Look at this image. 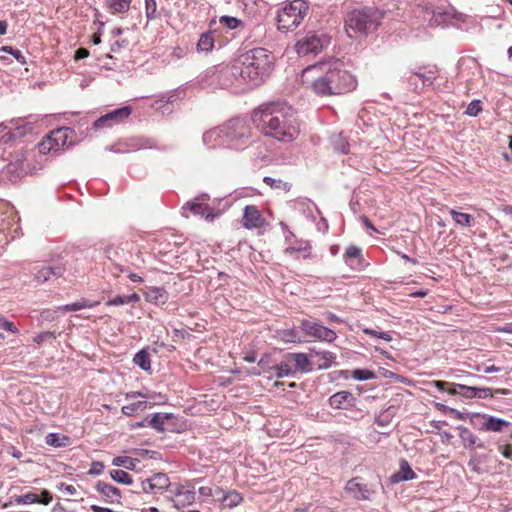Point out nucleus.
Instances as JSON below:
<instances>
[{
	"label": "nucleus",
	"mask_w": 512,
	"mask_h": 512,
	"mask_svg": "<svg viewBox=\"0 0 512 512\" xmlns=\"http://www.w3.org/2000/svg\"><path fill=\"white\" fill-rule=\"evenodd\" d=\"M432 385L435 386L440 391H444V390L448 391V389L453 388V386H454L453 383H449V382H445V381H433Z\"/></svg>",
	"instance_id": "nucleus-52"
},
{
	"label": "nucleus",
	"mask_w": 512,
	"mask_h": 512,
	"mask_svg": "<svg viewBox=\"0 0 512 512\" xmlns=\"http://www.w3.org/2000/svg\"><path fill=\"white\" fill-rule=\"evenodd\" d=\"M285 358L294 364L295 374L298 372L309 373L313 370L314 362H312L310 352L308 354L302 352L288 353Z\"/></svg>",
	"instance_id": "nucleus-16"
},
{
	"label": "nucleus",
	"mask_w": 512,
	"mask_h": 512,
	"mask_svg": "<svg viewBox=\"0 0 512 512\" xmlns=\"http://www.w3.org/2000/svg\"><path fill=\"white\" fill-rule=\"evenodd\" d=\"M502 369L500 367H497L495 365H489V366H485L483 368V372L484 373H492V372H498V371H501Z\"/></svg>",
	"instance_id": "nucleus-61"
},
{
	"label": "nucleus",
	"mask_w": 512,
	"mask_h": 512,
	"mask_svg": "<svg viewBox=\"0 0 512 512\" xmlns=\"http://www.w3.org/2000/svg\"><path fill=\"white\" fill-rule=\"evenodd\" d=\"M498 449L505 458L512 460V444L499 445Z\"/></svg>",
	"instance_id": "nucleus-51"
},
{
	"label": "nucleus",
	"mask_w": 512,
	"mask_h": 512,
	"mask_svg": "<svg viewBox=\"0 0 512 512\" xmlns=\"http://www.w3.org/2000/svg\"><path fill=\"white\" fill-rule=\"evenodd\" d=\"M272 55L264 48H255L241 55V78L251 85L260 84L272 70Z\"/></svg>",
	"instance_id": "nucleus-4"
},
{
	"label": "nucleus",
	"mask_w": 512,
	"mask_h": 512,
	"mask_svg": "<svg viewBox=\"0 0 512 512\" xmlns=\"http://www.w3.org/2000/svg\"><path fill=\"white\" fill-rule=\"evenodd\" d=\"M89 56V51L86 48H79L75 51L74 59L75 61H79L81 59L87 58Z\"/></svg>",
	"instance_id": "nucleus-56"
},
{
	"label": "nucleus",
	"mask_w": 512,
	"mask_h": 512,
	"mask_svg": "<svg viewBox=\"0 0 512 512\" xmlns=\"http://www.w3.org/2000/svg\"><path fill=\"white\" fill-rule=\"evenodd\" d=\"M351 398L352 394L348 391L337 392L329 398V404L332 408L342 409Z\"/></svg>",
	"instance_id": "nucleus-28"
},
{
	"label": "nucleus",
	"mask_w": 512,
	"mask_h": 512,
	"mask_svg": "<svg viewBox=\"0 0 512 512\" xmlns=\"http://www.w3.org/2000/svg\"><path fill=\"white\" fill-rule=\"evenodd\" d=\"M132 0H106V5L112 14H124L130 9Z\"/></svg>",
	"instance_id": "nucleus-26"
},
{
	"label": "nucleus",
	"mask_w": 512,
	"mask_h": 512,
	"mask_svg": "<svg viewBox=\"0 0 512 512\" xmlns=\"http://www.w3.org/2000/svg\"><path fill=\"white\" fill-rule=\"evenodd\" d=\"M302 82L320 97L339 96L352 92L357 80L343 61L333 59L308 66L303 70Z\"/></svg>",
	"instance_id": "nucleus-1"
},
{
	"label": "nucleus",
	"mask_w": 512,
	"mask_h": 512,
	"mask_svg": "<svg viewBox=\"0 0 512 512\" xmlns=\"http://www.w3.org/2000/svg\"><path fill=\"white\" fill-rule=\"evenodd\" d=\"M312 362L318 369H327L331 367L336 359V355L330 351H317L309 349Z\"/></svg>",
	"instance_id": "nucleus-17"
},
{
	"label": "nucleus",
	"mask_w": 512,
	"mask_h": 512,
	"mask_svg": "<svg viewBox=\"0 0 512 512\" xmlns=\"http://www.w3.org/2000/svg\"><path fill=\"white\" fill-rule=\"evenodd\" d=\"M182 209L184 211L189 209L193 214L200 215L208 220L214 219L211 208L206 203H187Z\"/></svg>",
	"instance_id": "nucleus-24"
},
{
	"label": "nucleus",
	"mask_w": 512,
	"mask_h": 512,
	"mask_svg": "<svg viewBox=\"0 0 512 512\" xmlns=\"http://www.w3.org/2000/svg\"><path fill=\"white\" fill-rule=\"evenodd\" d=\"M219 501H221L225 507L233 508L238 506L242 501L243 497L236 490L229 491L219 496Z\"/></svg>",
	"instance_id": "nucleus-27"
},
{
	"label": "nucleus",
	"mask_w": 512,
	"mask_h": 512,
	"mask_svg": "<svg viewBox=\"0 0 512 512\" xmlns=\"http://www.w3.org/2000/svg\"><path fill=\"white\" fill-rule=\"evenodd\" d=\"M214 47V38L210 33H203L197 43L198 51L209 52Z\"/></svg>",
	"instance_id": "nucleus-35"
},
{
	"label": "nucleus",
	"mask_w": 512,
	"mask_h": 512,
	"mask_svg": "<svg viewBox=\"0 0 512 512\" xmlns=\"http://www.w3.org/2000/svg\"><path fill=\"white\" fill-rule=\"evenodd\" d=\"M296 338V332L294 330H286L283 332V339L286 341H294Z\"/></svg>",
	"instance_id": "nucleus-58"
},
{
	"label": "nucleus",
	"mask_w": 512,
	"mask_h": 512,
	"mask_svg": "<svg viewBox=\"0 0 512 512\" xmlns=\"http://www.w3.org/2000/svg\"><path fill=\"white\" fill-rule=\"evenodd\" d=\"M170 486L169 477L165 473H155L141 481L143 492L148 494H162Z\"/></svg>",
	"instance_id": "nucleus-9"
},
{
	"label": "nucleus",
	"mask_w": 512,
	"mask_h": 512,
	"mask_svg": "<svg viewBox=\"0 0 512 512\" xmlns=\"http://www.w3.org/2000/svg\"><path fill=\"white\" fill-rule=\"evenodd\" d=\"M450 395H461L465 398H486L493 397L491 388H476L463 384H454L453 388L448 389Z\"/></svg>",
	"instance_id": "nucleus-12"
},
{
	"label": "nucleus",
	"mask_w": 512,
	"mask_h": 512,
	"mask_svg": "<svg viewBox=\"0 0 512 512\" xmlns=\"http://www.w3.org/2000/svg\"><path fill=\"white\" fill-rule=\"evenodd\" d=\"M128 278H129L131 281H133V282H142V281H143L142 277H141V276H139V275H137V274H135V273H131V274H129V275H128Z\"/></svg>",
	"instance_id": "nucleus-62"
},
{
	"label": "nucleus",
	"mask_w": 512,
	"mask_h": 512,
	"mask_svg": "<svg viewBox=\"0 0 512 512\" xmlns=\"http://www.w3.org/2000/svg\"><path fill=\"white\" fill-rule=\"evenodd\" d=\"M125 398L127 400L136 398L146 399L122 406V413L129 417L144 412L147 409V407H152L154 404H163L166 403L167 401L165 396L157 394L155 392L143 393L140 391H131L125 394Z\"/></svg>",
	"instance_id": "nucleus-7"
},
{
	"label": "nucleus",
	"mask_w": 512,
	"mask_h": 512,
	"mask_svg": "<svg viewBox=\"0 0 512 512\" xmlns=\"http://www.w3.org/2000/svg\"><path fill=\"white\" fill-rule=\"evenodd\" d=\"M449 214L451 215L455 224L462 227H472L475 224V219L468 213L459 212L455 209H450Z\"/></svg>",
	"instance_id": "nucleus-25"
},
{
	"label": "nucleus",
	"mask_w": 512,
	"mask_h": 512,
	"mask_svg": "<svg viewBox=\"0 0 512 512\" xmlns=\"http://www.w3.org/2000/svg\"><path fill=\"white\" fill-rule=\"evenodd\" d=\"M195 499V494L189 490H179L174 499V505L176 507H184L191 504Z\"/></svg>",
	"instance_id": "nucleus-31"
},
{
	"label": "nucleus",
	"mask_w": 512,
	"mask_h": 512,
	"mask_svg": "<svg viewBox=\"0 0 512 512\" xmlns=\"http://www.w3.org/2000/svg\"><path fill=\"white\" fill-rule=\"evenodd\" d=\"M301 329L308 335L322 341L333 342L336 339V333L318 323L303 320L301 322Z\"/></svg>",
	"instance_id": "nucleus-10"
},
{
	"label": "nucleus",
	"mask_w": 512,
	"mask_h": 512,
	"mask_svg": "<svg viewBox=\"0 0 512 512\" xmlns=\"http://www.w3.org/2000/svg\"><path fill=\"white\" fill-rule=\"evenodd\" d=\"M96 490L104 497L110 499L112 502L120 498L119 490L110 484L98 482L96 485Z\"/></svg>",
	"instance_id": "nucleus-30"
},
{
	"label": "nucleus",
	"mask_w": 512,
	"mask_h": 512,
	"mask_svg": "<svg viewBox=\"0 0 512 512\" xmlns=\"http://www.w3.org/2000/svg\"><path fill=\"white\" fill-rule=\"evenodd\" d=\"M309 12V4L305 0H292L279 10L277 26L281 31L296 29Z\"/></svg>",
	"instance_id": "nucleus-5"
},
{
	"label": "nucleus",
	"mask_w": 512,
	"mask_h": 512,
	"mask_svg": "<svg viewBox=\"0 0 512 512\" xmlns=\"http://www.w3.org/2000/svg\"><path fill=\"white\" fill-rule=\"evenodd\" d=\"M50 268V276L52 277H64L66 273V266L62 264H57L54 266H48Z\"/></svg>",
	"instance_id": "nucleus-47"
},
{
	"label": "nucleus",
	"mask_w": 512,
	"mask_h": 512,
	"mask_svg": "<svg viewBox=\"0 0 512 512\" xmlns=\"http://www.w3.org/2000/svg\"><path fill=\"white\" fill-rule=\"evenodd\" d=\"M272 369L275 370L277 378H282L285 376H290V375L295 374V370H293V367L291 366V362L288 361L286 358L284 361L275 365Z\"/></svg>",
	"instance_id": "nucleus-34"
},
{
	"label": "nucleus",
	"mask_w": 512,
	"mask_h": 512,
	"mask_svg": "<svg viewBox=\"0 0 512 512\" xmlns=\"http://www.w3.org/2000/svg\"><path fill=\"white\" fill-rule=\"evenodd\" d=\"M375 377V373L368 369H355L352 372V378L359 381L370 380Z\"/></svg>",
	"instance_id": "nucleus-39"
},
{
	"label": "nucleus",
	"mask_w": 512,
	"mask_h": 512,
	"mask_svg": "<svg viewBox=\"0 0 512 512\" xmlns=\"http://www.w3.org/2000/svg\"><path fill=\"white\" fill-rule=\"evenodd\" d=\"M35 280L38 282V283H45L46 281L50 280L51 279V276H50V268L47 267H42L40 268L36 273H35V276H34Z\"/></svg>",
	"instance_id": "nucleus-42"
},
{
	"label": "nucleus",
	"mask_w": 512,
	"mask_h": 512,
	"mask_svg": "<svg viewBox=\"0 0 512 512\" xmlns=\"http://www.w3.org/2000/svg\"><path fill=\"white\" fill-rule=\"evenodd\" d=\"M113 465L132 469L134 466V460L130 457H116L113 459Z\"/></svg>",
	"instance_id": "nucleus-44"
},
{
	"label": "nucleus",
	"mask_w": 512,
	"mask_h": 512,
	"mask_svg": "<svg viewBox=\"0 0 512 512\" xmlns=\"http://www.w3.org/2000/svg\"><path fill=\"white\" fill-rule=\"evenodd\" d=\"M71 132L72 131L69 128H58L51 131L38 144L39 153L46 155L64 148L67 145Z\"/></svg>",
	"instance_id": "nucleus-8"
},
{
	"label": "nucleus",
	"mask_w": 512,
	"mask_h": 512,
	"mask_svg": "<svg viewBox=\"0 0 512 512\" xmlns=\"http://www.w3.org/2000/svg\"><path fill=\"white\" fill-rule=\"evenodd\" d=\"M0 329L10 331L13 334H17L19 332L18 328L14 325V323L8 321L5 318H0Z\"/></svg>",
	"instance_id": "nucleus-50"
},
{
	"label": "nucleus",
	"mask_w": 512,
	"mask_h": 512,
	"mask_svg": "<svg viewBox=\"0 0 512 512\" xmlns=\"http://www.w3.org/2000/svg\"><path fill=\"white\" fill-rule=\"evenodd\" d=\"M199 494L204 497H217L218 499L219 496L223 494V490L220 487L212 489L209 486H202L199 488Z\"/></svg>",
	"instance_id": "nucleus-40"
},
{
	"label": "nucleus",
	"mask_w": 512,
	"mask_h": 512,
	"mask_svg": "<svg viewBox=\"0 0 512 512\" xmlns=\"http://www.w3.org/2000/svg\"><path fill=\"white\" fill-rule=\"evenodd\" d=\"M50 338H56V333L54 331H44L39 333L37 336L34 337V342L37 344H41L42 342L46 341Z\"/></svg>",
	"instance_id": "nucleus-49"
},
{
	"label": "nucleus",
	"mask_w": 512,
	"mask_h": 512,
	"mask_svg": "<svg viewBox=\"0 0 512 512\" xmlns=\"http://www.w3.org/2000/svg\"><path fill=\"white\" fill-rule=\"evenodd\" d=\"M164 424L163 418L159 414L153 415L150 421V425L156 429H162V425Z\"/></svg>",
	"instance_id": "nucleus-53"
},
{
	"label": "nucleus",
	"mask_w": 512,
	"mask_h": 512,
	"mask_svg": "<svg viewBox=\"0 0 512 512\" xmlns=\"http://www.w3.org/2000/svg\"><path fill=\"white\" fill-rule=\"evenodd\" d=\"M242 226L246 229H260L266 225V220L260 210L254 205H247L243 211Z\"/></svg>",
	"instance_id": "nucleus-13"
},
{
	"label": "nucleus",
	"mask_w": 512,
	"mask_h": 512,
	"mask_svg": "<svg viewBox=\"0 0 512 512\" xmlns=\"http://www.w3.org/2000/svg\"><path fill=\"white\" fill-rule=\"evenodd\" d=\"M253 121L265 136L281 142H292L301 132V122L296 111L283 103L262 105L254 111Z\"/></svg>",
	"instance_id": "nucleus-2"
},
{
	"label": "nucleus",
	"mask_w": 512,
	"mask_h": 512,
	"mask_svg": "<svg viewBox=\"0 0 512 512\" xmlns=\"http://www.w3.org/2000/svg\"><path fill=\"white\" fill-rule=\"evenodd\" d=\"M428 292L426 290H419L416 292H409L407 295L414 297V298H424L426 297Z\"/></svg>",
	"instance_id": "nucleus-59"
},
{
	"label": "nucleus",
	"mask_w": 512,
	"mask_h": 512,
	"mask_svg": "<svg viewBox=\"0 0 512 512\" xmlns=\"http://www.w3.org/2000/svg\"><path fill=\"white\" fill-rule=\"evenodd\" d=\"M11 124H15L14 128H10L9 133L12 137H22L28 133H31L34 129V123L26 119H19L17 121H11Z\"/></svg>",
	"instance_id": "nucleus-21"
},
{
	"label": "nucleus",
	"mask_w": 512,
	"mask_h": 512,
	"mask_svg": "<svg viewBox=\"0 0 512 512\" xmlns=\"http://www.w3.org/2000/svg\"><path fill=\"white\" fill-rule=\"evenodd\" d=\"M344 489L357 500H369L374 493L367 484L360 481L359 477H354L347 481Z\"/></svg>",
	"instance_id": "nucleus-15"
},
{
	"label": "nucleus",
	"mask_w": 512,
	"mask_h": 512,
	"mask_svg": "<svg viewBox=\"0 0 512 512\" xmlns=\"http://www.w3.org/2000/svg\"><path fill=\"white\" fill-rule=\"evenodd\" d=\"M414 75L422 80L424 86H430L438 76V68L436 65L426 66L415 72Z\"/></svg>",
	"instance_id": "nucleus-23"
},
{
	"label": "nucleus",
	"mask_w": 512,
	"mask_h": 512,
	"mask_svg": "<svg viewBox=\"0 0 512 512\" xmlns=\"http://www.w3.org/2000/svg\"><path fill=\"white\" fill-rule=\"evenodd\" d=\"M220 23L229 29H235L239 25L240 21L234 17L222 16L220 18Z\"/></svg>",
	"instance_id": "nucleus-48"
},
{
	"label": "nucleus",
	"mask_w": 512,
	"mask_h": 512,
	"mask_svg": "<svg viewBox=\"0 0 512 512\" xmlns=\"http://www.w3.org/2000/svg\"><path fill=\"white\" fill-rule=\"evenodd\" d=\"M99 304L98 301H89L87 299H81L75 303H72V304H67V305H63V306H60L58 307V311H61V312H71V311H78V310H81V309H84V308H92V307H95Z\"/></svg>",
	"instance_id": "nucleus-29"
},
{
	"label": "nucleus",
	"mask_w": 512,
	"mask_h": 512,
	"mask_svg": "<svg viewBox=\"0 0 512 512\" xmlns=\"http://www.w3.org/2000/svg\"><path fill=\"white\" fill-rule=\"evenodd\" d=\"M134 362L136 365H138L143 370L147 371L151 368L150 356L144 350H141L134 356Z\"/></svg>",
	"instance_id": "nucleus-36"
},
{
	"label": "nucleus",
	"mask_w": 512,
	"mask_h": 512,
	"mask_svg": "<svg viewBox=\"0 0 512 512\" xmlns=\"http://www.w3.org/2000/svg\"><path fill=\"white\" fill-rule=\"evenodd\" d=\"M17 504H33L39 502V496L35 493H26L24 495L18 496L16 498Z\"/></svg>",
	"instance_id": "nucleus-41"
},
{
	"label": "nucleus",
	"mask_w": 512,
	"mask_h": 512,
	"mask_svg": "<svg viewBox=\"0 0 512 512\" xmlns=\"http://www.w3.org/2000/svg\"><path fill=\"white\" fill-rule=\"evenodd\" d=\"M85 259L73 258L66 262V273L68 278H76L85 274Z\"/></svg>",
	"instance_id": "nucleus-19"
},
{
	"label": "nucleus",
	"mask_w": 512,
	"mask_h": 512,
	"mask_svg": "<svg viewBox=\"0 0 512 512\" xmlns=\"http://www.w3.org/2000/svg\"><path fill=\"white\" fill-rule=\"evenodd\" d=\"M145 15L148 20H155L160 17V14L157 10L156 0L145 1Z\"/></svg>",
	"instance_id": "nucleus-38"
},
{
	"label": "nucleus",
	"mask_w": 512,
	"mask_h": 512,
	"mask_svg": "<svg viewBox=\"0 0 512 512\" xmlns=\"http://www.w3.org/2000/svg\"><path fill=\"white\" fill-rule=\"evenodd\" d=\"M45 443L53 447H65L70 443V439L65 435L60 436L57 433H49L45 437Z\"/></svg>",
	"instance_id": "nucleus-32"
},
{
	"label": "nucleus",
	"mask_w": 512,
	"mask_h": 512,
	"mask_svg": "<svg viewBox=\"0 0 512 512\" xmlns=\"http://www.w3.org/2000/svg\"><path fill=\"white\" fill-rule=\"evenodd\" d=\"M91 41L95 45L100 44L101 43V36H100V34H98V33L93 34L92 37H91Z\"/></svg>",
	"instance_id": "nucleus-64"
},
{
	"label": "nucleus",
	"mask_w": 512,
	"mask_h": 512,
	"mask_svg": "<svg viewBox=\"0 0 512 512\" xmlns=\"http://www.w3.org/2000/svg\"><path fill=\"white\" fill-rule=\"evenodd\" d=\"M131 114V109L129 107H122L116 109L112 112L105 114L104 116L97 119L94 123L95 128H104L111 126L113 124H118L123 122L126 118H128Z\"/></svg>",
	"instance_id": "nucleus-14"
},
{
	"label": "nucleus",
	"mask_w": 512,
	"mask_h": 512,
	"mask_svg": "<svg viewBox=\"0 0 512 512\" xmlns=\"http://www.w3.org/2000/svg\"><path fill=\"white\" fill-rule=\"evenodd\" d=\"M415 476L416 475H415L414 471L412 470V468L410 467V465L408 464V462L403 460L400 463L399 471L394 473L391 476L390 480L392 483H399L402 481L412 480L415 478Z\"/></svg>",
	"instance_id": "nucleus-22"
},
{
	"label": "nucleus",
	"mask_w": 512,
	"mask_h": 512,
	"mask_svg": "<svg viewBox=\"0 0 512 512\" xmlns=\"http://www.w3.org/2000/svg\"><path fill=\"white\" fill-rule=\"evenodd\" d=\"M363 332L366 335H369L371 337L380 338V339H382L384 341H387V342L392 340V336L389 333H387V332H378V331L370 329V328H365L363 330Z\"/></svg>",
	"instance_id": "nucleus-45"
},
{
	"label": "nucleus",
	"mask_w": 512,
	"mask_h": 512,
	"mask_svg": "<svg viewBox=\"0 0 512 512\" xmlns=\"http://www.w3.org/2000/svg\"><path fill=\"white\" fill-rule=\"evenodd\" d=\"M177 98H176V94L175 93H171L167 96H162L159 100H158V103L160 104H173L174 102H176Z\"/></svg>",
	"instance_id": "nucleus-55"
},
{
	"label": "nucleus",
	"mask_w": 512,
	"mask_h": 512,
	"mask_svg": "<svg viewBox=\"0 0 512 512\" xmlns=\"http://www.w3.org/2000/svg\"><path fill=\"white\" fill-rule=\"evenodd\" d=\"M345 263L352 269L360 270L363 267V257L361 249L357 246H349L344 255Z\"/></svg>",
	"instance_id": "nucleus-18"
},
{
	"label": "nucleus",
	"mask_w": 512,
	"mask_h": 512,
	"mask_svg": "<svg viewBox=\"0 0 512 512\" xmlns=\"http://www.w3.org/2000/svg\"><path fill=\"white\" fill-rule=\"evenodd\" d=\"M250 137V129L244 121L231 120L222 127L205 132L203 142L209 148L244 149Z\"/></svg>",
	"instance_id": "nucleus-3"
},
{
	"label": "nucleus",
	"mask_w": 512,
	"mask_h": 512,
	"mask_svg": "<svg viewBox=\"0 0 512 512\" xmlns=\"http://www.w3.org/2000/svg\"><path fill=\"white\" fill-rule=\"evenodd\" d=\"M481 429L492 432H501L509 423L503 419L484 415Z\"/></svg>",
	"instance_id": "nucleus-20"
},
{
	"label": "nucleus",
	"mask_w": 512,
	"mask_h": 512,
	"mask_svg": "<svg viewBox=\"0 0 512 512\" xmlns=\"http://www.w3.org/2000/svg\"><path fill=\"white\" fill-rule=\"evenodd\" d=\"M323 45V38L317 36L316 34L309 33L296 43L295 49L298 55L305 56L310 53H317L322 49Z\"/></svg>",
	"instance_id": "nucleus-11"
},
{
	"label": "nucleus",
	"mask_w": 512,
	"mask_h": 512,
	"mask_svg": "<svg viewBox=\"0 0 512 512\" xmlns=\"http://www.w3.org/2000/svg\"><path fill=\"white\" fill-rule=\"evenodd\" d=\"M52 501V495L49 491L43 490L41 496L39 497V502L44 505H48Z\"/></svg>",
	"instance_id": "nucleus-54"
},
{
	"label": "nucleus",
	"mask_w": 512,
	"mask_h": 512,
	"mask_svg": "<svg viewBox=\"0 0 512 512\" xmlns=\"http://www.w3.org/2000/svg\"><path fill=\"white\" fill-rule=\"evenodd\" d=\"M63 486H64V490H65L67 493H69L70 495H73V494H75V493H76V488H75V486L70 485V484H69V485H63Z\"/></svg>",
	"instance_id": "nucleus-63"
},
{
	"label": "nucleus",
	"mask_w": 512,
	"mask_h": 512,
	"mask_svg": "<svg viewBox=\"0 0 512 512\" xmlns=\"http://www.w3.org/2000/svg\"><path fill=\"white\" fill-rule=\"evenodd\" d=\"M90 509L93 512H113L112 509H110V508L101 507L98 505H91Z\"/></svg>",
	"instance_id": "nucleus-60"
},
{
	"label": "nucleus",
	"mask_w": 512,
	"mask_h": 512,
	"mask_svg": "<svg viewBox=\"0 0 512 512\" xmlns=\"http://www.w3.org/2000/svg\"><path fill=\"white\" fill-rule=\"evenodd\" d=\"M482 111V105H481V101L480 100H473L472 102H470V104L468 105L465 113L468 114L469 116H477L480 112Z\"/></svg>",
	"instance_id": "nucleus-43"
},
{
	"label": "nucleus",
	"mask_w": 512,
	"mask_h": 512,
	"mask_svg": "<svg viewBox=\"0 0 512 512\" xmlns=\"http://www.w3.org/2000/svg\"><path fill=\"white\" fill-rule=\"evenodd\" d=\"M104 465L101 462H93L89 470L90 474H99L102 472Z\"/></svg>",
	"instance_id": "nucleus-57"
},
{
	"label": "nucleus",
	"mask_w": 512,
	"mask_h": 512,
	"mask_svg": "<svg viewBox=\"0 0 512 512\" xmlns=\"http://www.w3.org/2000/svg\"><path fill=\"white\" fill-rule=\"evenodd\" d=\"M284 253L289 256H295L298 253H302L304 258L310 257V248L304 247V248H295V247H287L284 250Z\"/></svg>",
	"instance_id": "nucleus-46"
},
{
	"label": "nucleus",
	"mask_w": 512,
	"mask_h": 512,
	"mask_svg": "<svg viewBox=\"0 0 512 512\" xmlns=\"http://www.w3.org/2000/svg\"><path fill=\"white\" fill-rule=\"evenodd\" d=\"M111 478L118 483L130 485L133 480L132 477L124 470L116 469L110 472Z\"/></svg>",
	"instance_id": "nucleus-37"
},
{
	"label": "nucleus",
	"mask_w": 512,
	"mask_h": 512,
	"mask_svg": "<svg viewBox=\"0 0 512 512\" xmlns=\"http://www.w3.org/2000/svg\"><path fill=\"white\" fill-rule=\"evenodd\" d=\"M377 23L374 18L365 11L354 10L347 15L345 30L350 38H358L375 30Z\"/></svg>",
	"instance_id": "nucleus-6"
},
{
	"label": "nucleus",
	"mask_w": 512,
	"mask_h": 512,
	"mask_svg": "<svg viewBox=\"0 0 512 512\" xmlns=\"http://www.w3.org/2000/svg\"><path fill=\"white\" fill-rule=\"evenodd\" d=\"M139 300H140V296L137 293H133V294L127 295V296L119 295L112 299H109L106 302V305L107 306H119V305H124V304H129V303H135V302H138Z\"/></svg>",
	"instance_id": "nucleus-33"
}]
</instances>
